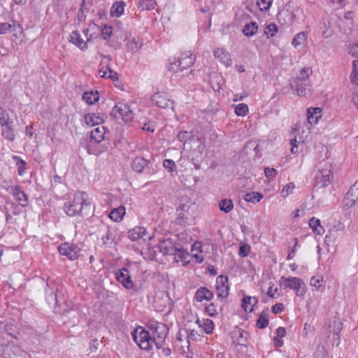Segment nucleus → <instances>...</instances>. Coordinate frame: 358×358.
<instances>
[{
	"label": "nucleus",
	"instance_id": "1",
	"mask_svg": "<svg viewBox=\"0 0 358 358\" xmlns=\"http://www.w3.org/2000/svg\"><path fill=\"white\" fill-rule=\"evenodd\" d=\"M148 329L140 327L141 331L137 334H133V338L143 350H149L153 345L161 346L165 342L169 334L166 324L155 320H149L146 324ZM138 329L136 330L137 332Z\"/></svg>",
	"mask_w": 358,
	"mask_h": 358
},
{
	"label": "nucleus",
	"instance_id": "2",
	"mask_svg": "<svg viewBox=\"0 0 358 358\" xmlns=\"http://www.w3.org/2000/svg\"><path fill=\"white\" fill-rule=\"evenodd\" d=\"M93 207L91 202L87 197L85 192H78L74 194L71 201L66 202L64 206V210L67 215L71 217L88 215Z\"/></svg>",
	"mask_w": 358,
	"mask_h": 358
},
{
	"label": "nucleus",
	"instance_id": "3",
	"mask_svg": "<svg viewBox=\"0 0 358 358\" xmlns=\"http://www.w3.org/2000/svg\"><path fill=\"white\" fill-rule=\"evenodd\" d=\"M195 204L187 196H182L180 199V204L176 209L178 216L175 224L182 227L193 224L195 216Z\"/></svg>",
	"mask_w": 358,
	"mask_h": 358
},
{
	"label": "nucleus",
	"instance_id": "4",
	"mask_svg": "<svg viewBox=\"0 0 358 358\" xmlns=\"http://www.w3.org/2000/svg\"><path fill=\"white\" fill-rule=\"evenodd\" d=\"M115 119H122L124 122H130L134 118V113L128 104L124 103H117L110 113Z\"/></svg>",
	"mask_w": 358,
	"mask_h": 358
},
{
	"label": "nucleus",
	"instance_id": "5",
	"mask_svg": "<svg viewBox=\"0 0 358 358\" xmlns=\"http://www.w3.org/2000/svg\"><path fill=\"white\" fill-rule=\"evenodd\" d=\"M58 250L62 255L66 256L70 260H76L79 257L80 248L74 244L63 243L58 247Z\"/></svg>",
	"mask_w": 358,
	"mask_h": 358
},
{
	"label": "nucleus",
	"instance_id": "6",
	"mask_svg": "<svg viewBox=\"0 0 358 358\" xmlns=\"http://www.w3.org/2000/svg\"><path fill=\"white\" fill-rule=\"evenodd\" d=\"M115 279L127 289H134V284L131 280L129 271L127 268H122L115 273Z\"/></svg>",
	"mask_w": 358,
	"mask_h": 358
},
{
	"label": "nucleus",
	"instance_id": "7",
	"mask_svg": "<svg viewBox=\"0 0 358 358\" xmlns=\"http://www.w3.org/2000/svg\"><path fill=\"white\" fill-rule=\"evenodd\" d=\"M178 243L173 241L172 238L163 239L159 241L157 245V248L163 255H176Z\"/></svg>",
	"mask_w": 358,
	"mask_h": 358
},
{
	"label": "nucleus",
	"instance_id": "8",
	"mask_svg": "<svg viewBox=\"0 0 358 358\" xmlns=\"http://www.w3.org/2000/svg\"><path fill=\"white\" fill-rule=\"evenodd\" d=\"M151 101L152 104L162 108H173V101L169 99L167 94L159 92L152 95Z\"/></svg>",
	"mask_w": 358,
	"mask_h": 358
},
{
	"label": "nucleus",
	"instance_id": "9",
	"mask_svg": "<svg viewBox=\"0 0 358 358\" xmlns=\"http://www.w3.org/2000/svg\"><path fill=\"white\" fill-rule=\"evenodd\" d=\"M291 88L297 92V94L301 96H308L311 92L310 81H302L301 80H294L291 84Z\"/></svg>",
	"mask_w": 358,
	"mask_h": 358
},
{
	"label": "nucleus",
	"instance_id": "10",
	"mask_svg": "<svg viewBox=\"0 0 358 358\" xmlns=\"http://www.w3.org/2000/svg\"><path fill=\"white\" fill-rule=\"evenodd\" d=\"M345 206L351 208L358 203V180L350 187L344 197Z\"/></svg>",
	"mask_w": 358,
	"mask_h": 358
},
{
	"label": "nucleus",
	"instance_id": "11",
	"mask_svg": "<svg viewBox=\"0 0 358 358\" xmlns=\"http://www.w3.org/2000/svg\"><path fill=\"white\" fill-rule=\"evenodd\" d=\"M217 296L220 299H225L229 295L228 277L220 275L216 279Z\"/></svg>",
	"mask_w": 358,
	"mask_h": 358
},
{
	"label": "nucleus",
	"instance_id": "12",
	"mask_svg": "<svg viewBox=\"0 0 358 358\" xmlns=\"http://www.w3.org/2000/svg\"><path fill=\"white\" fill-rule=\"evenodd\" d=\"M106 117V115L103 113H88L84 116L86 124L90 127L99 125V124L105 122Z\"/></svg>",
	"mask_w": 358,
	"mask_h": 358
},
{
	"label": "nucleus",
	"instance_id": "13",
	"mask_svg": "<svg viewBox=\"0 0 358 358\" xmlns=\"http://www.w3.org/2000/svg\"><path fill=\"white\" fill-rule=\"evenodd\" d=\"M214 297V293L206 287H200L195 292L194 298L198 302L203 301H210Z\"/></svg>",
	"mask_w": 358,
	"mask_h": 358
},
{
	"label": "nucleus",
	"instance_id": "14",
	"mask_svg": "<svg viewBox=\"0 0 358 358\" xmlns=\"http://www.w3.org/2000/svg\"><path fill=\"white\" fill-rule=\"evenodd\" d=\"M12 194L22 207H25L28 205V196L22 190L21 185L14 186L12 189Z\"/></svg>",
	"mask_w": 358,
	"mask_h": 358
},
{
	"label": "nucleus",
	"instance_id": "15",
	"mask_svg": "<svg viewBox=\"0 0 358 358\" xmlns=\"http://www.w3.org/2000/svg\"><path fill=\"white\" fill-rule=\"evenodd\" d=\"M109 131L103 126H98L96 128L91 131L90 138L96 143L102 142L104 139L108 138L106 134Z\"/></svg>",
	"mask_w": 358,
	"mask_h": 358
},
{
	"label": "nucleus",
	"instance_id": "16",
	"mask_svg": "<svg viewBox=\"0 0 358 358\" xmlns=\"http://www.w3.org/2000/svg\"><path fill=\"white\" fill-rule=\"evenodd\" d=\"M331 174L329 169L322 170L316 176V184L320 187H324L331 182Z\"/></svg>",
	"mask_w": 358,
	"mask_h": 358
},
{
	"label": "nucleus",
	"instance_id": "17",
	"mask_svg": "<svg viewBox=\"0 0 358 358\" xmlns=\"http://www.w3.org/2000/svg\"><path fill=\"white\" fill-rule=\"evenodd\" d=\"M69 41L77 47H78L81 50L85 51L87 49V42L85 41L80 35L78 31H73L69 36Z\"/></svg>",
	"mask_w": 358,
	"mask_h": 358
},
{
	"label": "nucleus",
	"instance_id": "18",
	"mask_svg": "<svg viewBox=\"0 0 358 358\" xmlns=\"http://www.w3.org/2000/svg\"><path fill=\"white\" fill-rule=\"evenodd\" d=\"M150 161L143 157H136L131 164V169L134 171L141 173H143L144 169L148 166Z\"/></svg>",
	"mask_w": 358,
	"mask_h": 358
},
{
	"label": "nucleus",
	"instance_id": "19",
	"mask_svg": "<svg viewBox=\"0 0 358 358\" xmlns=\"http://www.w3.org/2000/svg\"><path fill=\"white\" fill-rule=\"evenodd\" d=\"M322 117V109L320 108H309L307 109V120L310 125L316 124Z\"/></svg>",
	"mask_w": 358,
	"mask_h": 358
},
{
	"label": "nucleus",
	"instance_id": "20",
	"mask_svg": "<svg viewBox=\"0 0 358 358\" xmlns=\"http://www.w3.org/2000/svg\"><path fill=\"white\" fill-rule=\"evenodd\" d=\"M180 64V71H183L187 67L191 66L196 60V56L190 52L182 54V56L178 59Z\"/></svg>",
	"mask_w": 358,
	"mask_h": 358
},
{
	"label": "nucleus",
	"instance_id": "21",
	"mask_svg": "<svg viewBox=\"0 0 358 358\" xmlns=\"http://www.w3.org/2000/svg\"><path fill=\"white\" fill-rule=\"evenodd\" d=\"M214 55L219 59L226 66H230L232 64V59L229 53L222 48H217L214 50Z\"/></svg>",
	"mask_w": 358,
	"mask_h": 358
},
{
	"label": "nucleus",
	"instance_id": "22",
	"mask_svg": "<svg viewBox=\"0 0 358 358\" xmlns=\"http://www.w3.org/2000/svg\"><path fill=\"white\" fill-rule=\"evenodd\" d=\"M258 299L256 296H244L241 300V306L245 312H252Z\"/></svg>",
	"mask_w": 358,
	"mask_h": 358
},
{
	"label": "nucleus",
	"instance_id": "23",
	"mask_svg": "<svg viewBox=\"0 0 358 358\" xmlns=\"http://www.w3.org/2000/svg\"><path fill=\"white\" fill-rule=\"evenodd\" d=\"M146 234V230L141 227H136L127 232L128 238L131 241H136L142 238Z\"/></svg>",
	"mask_w": 358,
	"mask_h": 358
},
{
	"label": "nucleus",
	"instance_id": "24",
	"mask_svg": "<svg viewBox=\"0 0 358 358\" xmlns=\"http://www.w3.org/2000/svg\"><path fill=\"white\" fill-rule=\"evenodd\" d=\"M126 3L123 1H115L110 8V16L113 17H120L124 11Z\"/></svg>",
	"mask_w": 358,
	"mask_h": 358
},
{
	"label": "nucleus",
	"instance_id": "25",
	"mask_svg": "<svg viewBox=\"0 0 358 358\" xmlns=\"http://www.w3.org/2000/svg\"><path fill=\"white\" fill-rule=\"evenodd\" d=\"M116 234V230L114 228L108 227L106 234L102 236L103 244L106 245H110L115 243Z\"/></svg>",
	"mask_w": 358,
	"mask_h": 358
},
{
	"label": "nucleus",
	"instance_id": "26",
	"mask_svg": "<svg viewBox=\"0 0 358 358\" xmlns=\"http://www.w3.org/2000/svg\"><path fill=\"white\" fill-rule=\"evenodd\" d=\"M295 283L293 285V290H294L295 294L298 296H303L306 292V285L303 281L299 278H296V279H293Z\"/></svg>",
	"mask_w": 358,
	"mask_h": 358
},
{
	"label": "nucleus",
	"instance_id": "27",
	"mask_svg": "<svg viewBox=\"0 0 358 358\" xmlns=\"http://www.w3.org/2000/svg\"><path fill=\"white\" fill-rule=\"evenodd\" d=\"M1 127L2 136L10 141H13L15 138L13 122L8 124L6 126Z\"/></svg>",
	"mask_w": 358,
	"mask_h": 358
},
{
	"label": "nucleus",
	"instance_id": "28",
	"mask_svg": "<svg viewBox=\"0 0 358 358\" xmlns=\"http://www.w3.org/2000/svg\"><path fill=\"white\" fill-rule=\"evenodd\" d=\"M248 333L241 329L233 331V338L236 339L238 345H245L247 343Z\"/></svg>",
	"mask_w": 358,
	"mask_h": 358
},
{
	"label": "nucleus",
	"instance_id": "29",
	"mask_svg": "<svg viewBox=\"0 0 358 358\" xmlns=\"http://www.w3.org/2000/svg\"><path fill=\"white\" fill-rule=\"evenodd\" d=\"M268 324V310H263L257 320L256 326L259 329H264Z\"/></svg>",
	"mask_w": 358,
	"mask_h": 358
},
{
	"label": "nucleus",
	"instance_id": "30",
	"mask_svg": "<svg viewBox=\"0 0 358 358\" xmlns=\"http://www.w3.org/2000/svg\"><path fill=\"white\" fill-rule=\"evenodd\" d=\"M308 224L314 233L318 235H322L324 233V229L321 225L320 220L319 219L313 217L309 220Z\"/></svg>",
	"mask_w": 358,
	"mask_h": 358
},
{
	"label": "nucleus",
	"instance_id": "31",
	"mask_svg": "<svg viewBox=\"0 0 358 358\" xmlns=\"http://www.w3.org/2000/svg\"><path fill=\"white\" fill-rule=\"evenodd\" d=\"M82 98L88 105H92L99 99L97 91L85 92L83 93Z\"/></svg>",
	"mask_w": 358,
	"mask_h": 358
},
{
	"label": "nucleus",
	"instance_id": "32",
	"mask_svg": "<svg viewBox=\"0 0 358 358\" xmlns=\"http://www.w3.org/2000/svg\"><path fill=\"white\" fill-rule=\"evenodd\" d=\"M258 29V25L255 22H250L246 24L243 28V34L248 37L254 36Z\"/></svg>",
	"mask_w": 358,
	"mask_h": 358
},
{
	"label": "nucleus",
	"instance_id": "33",
	"mask_svg": "<svg viewBox=\"0 0 358 358\" xmlns=\"http://www.w3.org/2000/svg\"><path fill=\"white\" fill-rule=\"evenodd\" d=\"M124 214H125L124 207L120 206L118 208L113 209L110 212V213L109 215V217L113 221L119 222V221L122 220Z\"/></svg>",
	"mask_w": 358,
	"mask_h": 358
},
{
	"label": "nucleus",
	"instance_id": "34",
	"mask_svg": "<svg viewBox=\"0 0 358 358\" xmlns=\"http://www.w3.org/2000/svg\"><path fill=\"white\" fill-rule=\"evenodd\" d=\"M219 208L221 211L229 213L234 208V203L231 199H223L219 203Z\"/></svg>",
	"mask_w": 358,
	"mask_h": 358
},
{
	"label": "nucleus",
	"instance_id": "35",
	"mask_svg": "<svg viewBox=\"0 0 358 358\" xmlns=\"http://www.w3.org/2000/svg\"><path fill=\"white\" fill-rule=\"evenodd\" d=\"M263 198V194L259 192H252L245 194L244 199L247 202H251L253 203L260 201Z\"/></svg>",
	"mask_w": 358,
	"mask_h": 358
},
{
	"label": "nucleus",
	"instance_id": "36",
	"mask_svg": "<svg viewBox=\"0 0 358 358\" xmlns=\"http://www.w3.org/2000/svg\"><path fill=\"white\" fill-rule=\"evenodd\" d=\"M13 159L16 162V166L17 168L18 174L20 176H22L24 173L26 169V162L22 159L19 156L14 155Z\"/></svg>",
	"mask_w": 358,
	"mask_h": 358
},
{
	"label": "nucleus",
	"instance_id": "37",
	"mask_svg": "<svg viewBox=\"0 0 358 358\" xmlns=\"http://www.w3.org/2000/svg\"><path fill=\"white\" fill-rule=\"evenodd\" d=\"M142 40L140 38H134L128 42V47L132 52H137L142 46Z\"/></svg>",
	"mask_w": 358,
	"mask_h": 358
},
{
	"label": "nucleus",
	"instance_id": "38",
	"mask_svg": "<svg viewBox=\"0 0 358 358\" xmlns=\"http://www.w3.org/2000/svg\"><path fill=\"white\" fill-rule=\"evenodd\" d=\"M45 294L46 299L49 303H52L55 301L56 304L58 303L57 294L55 293L53 289H49L48 283H46L45 285Z\"/></svg>",
	"mask_w": 358,
	"mask_h": 358
},
{
	"label": "nucleus",
	"instance_id": "39",
	"mask_svg": "<svg viewBox=\"0 0 358 358\" xmlns=\"http://www.w3.org/2000/svg\"><path fill=\"white\" fill-rule=\"evenodd\" d=\"M293 279H296V277H288L282 276L279 281L280 285L284 286V289H293V285L295 283Z\"/></svg>",
	"mask_w": 358,
	"mask_h": 358
},
{
	"label": "nucleus",
	"instance_id": "40",
	"mask_svg": "<svg viewBox=\"0 0 358 358\" xmlns=\"http://www.w3.org/2000/svg\"><path fill=\"white\" fill-rule=\"evenodd\" d=\"M350 82L356 85L358 83V59L352 62V71L350 74Z\"/></svg>",
	"mask_w": 358,
	"mask_h": 358
},
{
	"label": "nucleus",
	"instance_id": "41",
	"mask_svg": "<svg viewBox=\"0 0 358 358\" xmlns=\"http://www.w3.org/2000/svg\"><path fill=\"white\" fill-rule=\"evenodd\" d=\"M329 327L330 332H333L337 336V338L339 339V333L342 329V323L340 320H334L329 324Z\"/></svg>",
	"mask_w": 358,
	"mask_h": 358
},
{
	"label": "nucleus",
	"instance_id": "42",
	"mask_svg": "<svg viewBox=\"0 0 358 358\" xmlns=\"http://www.w3.org/2000/svg\"><path fill=\"white\" fill-rule=\"evenodd\" d=\"M157 5L155 0H143L138 3L139 8H142L143 10H152Z\"/></svg>",
	"mask_w": 358,
	"mask_h": 358
},
{
	"label": "nucleus",
	"instance_id": "43",
	"mask_svg": "<svg viewBox=\"0 0 358 358\" xmlns=\"http://www.w3.org/2000/svg\"><path fill=\"white\" fill-rule=\"evenodd\" d=\"M312 73V70L309 67L303 68L299 73V76L295 80H301L302 81H310L309 79L310 74Z\"/></svg>",
	"mask_w": 358,
	"mask_h": 358
},
{
	"label": "nucleus",
	"instance_id": "44",
	"mask_svg": "<svg viewBox=\"0 0 358 358\" xmlns=\"http://www.w3.org/2000/svg\"><path fill=\"white\" fill-rule=\"evenodd\" d=\"M15 24L13 21L12 24L9 22H1L0 23V35L6 34L8 32L13 31Z\"/></svg>",
	"mask_w": 358,
	"mask_h": 358
},
{
	"label": "nucleus",
	"instance_id": "45",
	"mask_svg": "<svg viewBox=\"0 0 358 358\" xmlns=\"http://www.w3.org/2000/svg\"><path fill=\"white\" fill-rule=\"evenodd\" d=\"M306 38V34L305 32H300L297 34L293 38L292 45L297 48L304 43Z\"/></svg>",
	"mask_w": 358,
	"mask_h": 358
},
{
	"label": "nucleus",
	"instance_id": "46",
	"mask_svg": "<svg viewBox=\"0 0 358 358\" xmlns=\"http://www.w3.org/2000/svg\"><path fill=\"white\" fill-rule=\"evenodd\" d=\"M234 110L238 116H245L248 113V106L245 103H239L235 106Z\"/></svg>",
	"mask_w": 358,
	"mask_h": 358
},
{
	"label": "nucleus",
	"instance_id": "47",
	"mask_svg": "<svg viewBox=\"0 0 358 358\" xmlns=\"http://www.w3.org/2000/svg\"><path fill=\"white\" fill-rule=\"evenodd\" d=\"M205 313H207L210 317H215L218 315V310L217 305L212 302L205 306Z\"/></svg>",
	"mask_w": 358,
	"mask_h": 358
},
{
	"label": "nucleus",
	"instance_id": "48",
	"mask_svg": "<svg viewBox=\"0 0 358 358\" xmlns=\"http://www.w3.org/2000/svg\"><path fill=\"white\" fill-rule=\"evenodd\" d=\"M202 327L205 333L207 334H210L213 332L215 325L212 320L205 319L203 320Z\"/></svg>",
	"mask_w": 358,
	"mask_h": 358
},
{
	"label": "nucleus",
	"instance_id": "49",
	"mask_svg": "<svg viewBox=\"0 0 358 358\" xmlns=\"http://www.w3.org/2000/svg\"><path fill=\"white\" fill-rule=\"evenodd\" d=\"M178 250L176 251L175 258L178 257L181 261H185V259L189 256L188 252L180 247V243H178L177 245Z\"/></svg>",
	"mask_w": 358,
	"mask_h": 358
},
{
	"label": "nucleus",
	"instance_id": "50",
	"mask_svg": "<svg viewBox=\"0 0 358 358\" xmlns=\"http://www.w3.org/2000/svg\"><path fill=\"white\" fill-rule=\"evenodd\" d=\"M13 122L10 120L8 113L6 110H1L0 113V125L6 126L8 124Z\"/></svg>",
	"mask_w": 358,
	"mask_h": 358
},
{
	"label": "nucleus",
	"instance_id": "51",
	"mask_svg": "<svg viewBox=\"0 0 358 358\" xmlns=\"http://www.w3.org/2000/svg\"><path fill=\"white\" fill-rule=\"evenodd\" d=\"M278 31V27L275 24L271 23L266 26L264 34L268 36H273Z\"/></svg>",
	"mask_w": 358,
	"mask_h": 358
},
{
	"label": "nucleus",
	"instance_id": "52",
	"mask_svg": "<svg viewBox=\"0 0 358 358\" xmlns=\"http://www.w3.org/2000/svg\"><path fill=\"white\" fill-rule=\"evenodd\" d=\"M163 166L169 172H173L176 168L175 162L169 159L163 161Z\"/></svg>",
	"mask_w": 358,
	"mask_h": 358
},
{
	"label": "nucleus",
	"instance_id": "53",
	"mask_svg": "<svg viewBox=\"0 0 358 358\" xmlns=\"http://www.w3.org/2000/svg\"><path fill=\"white\" fill-rule=\"evenodd\" d=\"M101 34L104 40H107L113 34V28L111 26L104 25L101 29Z\"/></svg>",
	"mask_w": 358,
	"mask_h": 358
},
{
	"label": "nucleus",
	"instance_id": "54",
	"mask_svg": "<svg viewBox=\"0 0 358 358\" xmlns=\"http://www.w3.org/2000/svg\"><path fill=\"white\" fill-rule=\"evenodd\" d=\"M273 0H257V4L261 10H267L270 8Z\"/></svg>",
	"mask_w": 358,
	"mask_h": 358
},
{
	"label": "nucleus",
	"instance_id": "55",
	"mask_svg": "<svg viewBox=\"0 0 358 358\" xmlns=\"http://www.w3.org/2000/svg\"><path fill=\"white\" fill-rule=\"evenodd\" d=\"M192 137V135L189 132L187 131H180L178 135L177 138L180 142L186 143L187 141H189Z\"/></svg>",
	"mask_w": 358,
	"mask_h": 358
},
{
	"label": "nucleus",
	"instance_id": "56",
	"mask_svg": "<svg viewBox=\"0 0 358 358\" xmlns=\"http://www.w3.org/2000/svg\"><path fill=\"white\" fill-rule=\"evenodd\" d=\"M250 251V246L248 244L241 245L239 247L238 254L241 257H247Z\"/></svg>",
	"mask_w": 358,
	"mask_h": 358
},
{
	"label": "nucleus",
	"instance_id": "57",
	"mask_svg": "<svg viewBox=\"0 0 358 358\" xmlns=\"http://www.w3.org/2000/svg\"><path fill=\"white\" fill-rule=\"evenodd\" d=\"M295 187V185L293 182H289L282 189L281 192V195L282 197H287L289 192L292 191V189Z\"/></svg>",
	"mask_w": 358,
	"mask_h": 358
},
{
	"label": "nucleus",
	"instance_id": "58",
	"mask_svg": "<svg viewBox=\"0 0 358 358\" xmlns=\"http://www.w3.org/2000/svg\"><path fill=\"white\" fill-rule=\"evenodd\" d=\"M292 241H294V247L293 248L289 251V252L287 255V259L290 260L294 258L296 251V247L299 243V240L297 238H292Z\"/></svg>",
	"mask_w": 358,
	"mask_h": 358
},
{
	"label": "nucleus",
	"instance_id": "59",
	"mask_svg": "<svg viewBox=\"0 0 358 358\" xmlns=\"http://www.w3.org/2000/svg\"><path fill=\"white\" fill-rule=\"evenodd\" d=\"M155 347L157 350H160L162 351V354L165 357L169 356L171 353L170 348L166 345L165 342L163 343L161 346L155 345Z\"/></svg>",
	"mask_w": 358,
	"mask_h": 358
},
{
	"label": "nucleus",
	"instance_id": "60",
	"mask_svg": "<svg viewBox=\"0 0 358 358\" xmlns=\"http://www.w3.org/2000/svg\"><path fill=\"white\" fill-rule=\"evenodd\" d=\"M264 174H265L266 177H267L268 178H274L278 174V171L276 169H275L273 168L265 167L264 168Z\"/></svg>",
	"mask_w": 358,
	"mask_h": 358
},
{
	"label": "nucleus",
	"instance_id": "61",
	"mask_svg": "<svg viewBox=\"0 0 358 358\" xmlns=\"http://www.w3.org/2000/svg\"><path fill=\"white\" fill-rule=\"evenodd\" d=\"M169 70L173 72L180 71V64L179 60L178 59L177 61L176 60L174 62H170Z\"/></svg>",
	"mask_w": 358,
	"mask_h": 358
},
{
	"label": "nucleus",
	"instance_id": "62",
	"mask_svg": "<svg viewBox=\"0 0 358 358\" xmlns=\"http://www.w3.org/2000/svg\"><path fill=\"white\" fill-rule=\"evenodd\" d=\"M108 74L106 78H110L113 81L118 80V74L117 72L112 70L110 68L107 67Z\"/></svg>",
	"mask_w": 358,
	"mask_h": 358
},
{
	"label": "nucleus",
	"instance_id": "63",
	"mask_svg": "<svg viewBox=\"0 0 358 358\" xmlns=\"http://www.w3.org/2000/svg\"><path fill=\"white\" fill-rule=\"evenodd\" d=\"M283 308V304L281 303H278L271 307V311L274 314H278L282 311Z\"/></svg>",
	"mask_w": 358,
	"mask_h": 358
},
{
	"label": "nucleus",
	"instance_id": "64",
	"mask_svg": "<svg viewBox=\"0 0 358 358\" xmlns=\"http://www.w3.org/2000/svg\"><path fill=\"white\" fill-rule=\"evenodd\" d=\"M349 53L358 58V41L355 45H351L349 48Z\"/></svg>",
	"mask_w": 358,
	"mask_h": 358
}]
</instances>
